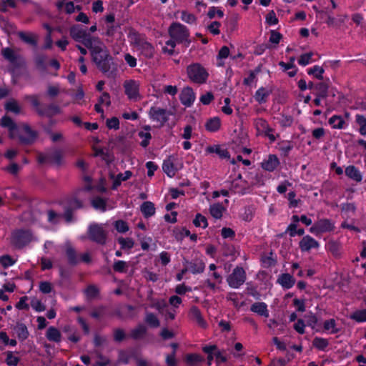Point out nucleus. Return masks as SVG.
I'll use <instances>...</instances> for the list:
<instances>
[{"mask_svg":"<svg viewBox=\"0 0 366 366\" xmlns=\"http://www.w3.org/2000/svg\"><path fill=\"white\" fill-rule=\"evenodd\" d=\"M94 157H100L103 161L106 162L107 164H111L112 162V158L110 153L108 151H106L104 148H97L94 147Z\"/></svg>","mask_w":366,"mask_h":366,"instance_id":"33","label":"nucleus"},{"mask_svg":"<svg viewBox=\"0 0 366 366\" xmlns=\"http://www.w3.org/2000/svg\"><path fill=\"white\" fill-rule=\"evenodd\" d=\"M329 85L326 82H319L315 84V97L326 99L328 96Z\"/></svg>","mask_w":366,"mask_h":366,"instance_id":"38","label":"nucleus"},{"mask_svg":"<svg viewBox=\"0 0 366 366\" xmlns=\"http://www.w3.org/2000/svg\"><path fill=\"white\" fill-rule=\"evenodd\" d=\"M18 36L21 41L26 44H29L33 46H36L37 45V40L31 34H28L24 31H19L18 33Z\"/></svg>","mask_w":366,"mask_h":366,"instance_id":"49","label":"nucleus"},{"mask_svg":"<svg viewBox=\"0 0 366 366\" xmlns=\"http://www.w3.org/2000/svg\"><path fill=\"white\" fill-rule=\"evenodd\" d=\"M326 249L335 257L340 255V245L337 241L330 240L326 244Z\"/></svg>","mask_w":366,"mask_h":366,"instance_id":"46","label":"nucleus"},{"mask_svg":"<svg viewBox=\"0 0 366 366\" xmlns=\"http://www.w3.org/2000/svg\"><path fill=\"white\" fill-rule=\"evenodd\" d=\"M335 222L327 218H322L315 222L310 228V232L315 235L334 231Z\"/></svg>","mask_w":366,"mask_h":366,"instance_id":"11","label":"nucleus"},{"mask_svg":"<svg viewBox=\"0 0 366 366\" xmlns=\"http://www.w3.org/2000/svg\"><path fill=\"white\" fill-rule=\"evenodd\" d=\"M144 321L149 327L153 328H157L160 325L159 319L156 315L152 312H148L146 314Z\"/></svg>","mask_w":366,"mask_h":366,"instance_id":"47","label":"nucleus"},{"mask_svg":"<svg viewBox=\"0 0 366 366\" xmlns=\"http://www.w3.org/2000/svg\"><path fill=\"white\" fill-rule=\"evenodd\" d=\"M16 262L10 255L4 254L0 257V264L2 265L4 268H8L14 265Z\"/></svg>","mask_w":366,"mask_h":366,"instance_id":"63","label":"nucleus"},{"mask_svg":"<svg viewBox=\"0 0 366 366\" xmlns=\"http://www.w3.org/2000/svg\"><path fill=\"white\" fill-rule=\"evenodd\" d=\"M224 207L220 203L214 204L210 206L209 212L212 217L219 219L222 217Z\"/></svg>","mask_w":366,"mask_h":366,"instance_id":"43","label":"nucleus"},{"mask_svg":"<svg viewBox=\"0 0 366 366\" xmlns=\"http://www.w3.org/2000/svg\"><path fill=\"white\" fill-rule=\"evenodd\" d=\"M184 264L187 267L188 271L193 274H201L205 269L204 262L199 258L193 259L191 261L186 260Z\"/></svg>","mask_w":366,"mask_h":366,"instance_id":"16","label":"nucleus"},{"mask_svg":"<svg viewBox=\"0 0 366 366\" xmlns=\"http://www.w3.org/2000/svg\"><path fill=\"white\" fill-rule=\"evenodd\" d=\"M83 202L76 197H72L67 201L66 204L64 207V213H58L54 209H49L46 212L47 222L51 224H57L60 219L64 218L66 223L75 222L74 213L77 209L83 208Z\"/></svg>","mask_w":366,"mask_h":366,"instance_id":"2","label":"nucleus"},{"mask_svg":"<svg viewBox=\"0 0 366 366\" xmlns=\"http://www.w3.org/2000/svg\"><path fill=\"white\" fill-rule=\"evenodd\" d=\"M105 22L107 25L106 35L108 36H113L116 33L118 28L120 27L119 24H115V15L114 13L107 14L105 17Z\"/></svg>","mask_w":366,"mask_h":366,"instance_id":"22","label":"nucleus"},{"mask_svg":"<svg viewBox=\"0 0 366 366\" xmlns=\"http://www.w3.org/2000/svg\"><path fill=\"white\" fill-rule=\"evenodd\" d=\"M1 55L7 60L13 66L11 72L13 73L14 69H19L22 66V57L16 54L11 48L6 47L1 49Z\"/></svg>","mask_w":366,"mask_h":366,"instance_id":"13","label":"nucleus"},{"mask_svg":"<svg viewBox=\"0 0 366 366\" xmlns=\"http://www.w3.org/2000/svg\"><path fill=\"white\" fill-rule=\"evenodd\" d=\"M193 224L197 227H202L205 229L208 227V222L207 218L200 213H197L193 219Z\"/></svg>","mask_w":366,"mask_h":366,"instance_id":"52","label":"nucleus"},{"mask_svg":"<svg viewBox=\"0 0 366 366\" xmlns=\"http://www.w3.org/2000/svg\"><path fill=\"white\" fill-rule=\"evenodd\" d=\"M276 282L280 285L284 290H289L295 285L296 280L289 273H282L278 276Z\"/></svg>","mask_w":366,"mask_h":366,"instance_id":"23","label":"nucleus"},{"mask_svg":"<svg viewBox=\"0 0 366 366\" xmlns=\"http://www.w3.org/2000/svg\"><path fill=\"white\" fill-rule=\"evenodd\" d=\"M49 162L54 163L57 166L62 164V153L59 149H55L53 152L49 154Z\"/></svg>","mask_w":366,"mask_h":366,"instance_id":"53","label":"nucleus"},{"mask_svg":"<svg viewBox=\"0 0 366 366\" xmlns=\"http://www.w3.org/2000/svg\"><path fill=\"white\" fill-rule=\"evenodd\" d=\"M314 347L320 351H325L329 345V342L327 339L320 337H315L312 341Z\"/></svg>","mask_w":366,"mask_h":366,"instance_id":"45","label":"nucleus"},{"mask_svg":"<svg viewBox=\"0 0 366 366\" xmlns=\"http://www.w3.org/2000/svg\"><path fill=\"white\" fill-rule=\"evenodd\" d=\"M1 126L4 128H7L9 130V137L10 139H14L15 135L14 132L18 129V126L15 122L9 116L4 115L1 119Z\"/></svg>","mask_w":366,"mask_h":366,"instance_id":"24","label":"nucleus"},{"mask_svg":"<svg viewBox=\"0 0 366 366\" xmlns=\"http://www.w3.org/2000/svg\"><path fill=\"white\" fill-rule=\"evenodd\" d=\"M221 127V121L219 117H213L208 119L205 124V129L210 132H217Z\"/></svg>","mask_w":366,"mask_h":366,"instance_id":"35","label":"nucleus"},{"mask_svg":"<svg viewBox=\"0 0 366 366\" xmlns=\"http://www.w3.org/2000/svg\"><path fill=\"white\" fill-rule=\"evenodd\" d=\"M147 327L142 324L138 325L135 328L132 330L130 337L134 340H139L143 337L147 333Z\"/></svg>","mask_w":366,"mask_h":366,"instance_id":"39","label":"nucleus"},{"mask_svg":"<svg viewBox=\"0 0 366 366\" xmlns=\"http://www.w3.org/2000/svg\"><path fill=\"white\" fill-rule=\"evenodd\" d=\"M113 269L116 272L126 273L128 269V264L125 261L115 260L113 264Z\"/></svg>","mask_w":366,"mask_h":366,"instance_id":"57","label":"nucleus"},{"mask_svg":"<svg viewBox=\"0 0 366 366\" xmlns=\"http://www.w3.org/2000/svg\"><path fill=\"white\" fill-rule=\"evenodd\" d=\"M356 122L360 125L359 132L362 136H366V117L361 114H357Z\"/></svg>","mask_w":366,"mask_h":366,"instance_id":"59","label":"nucleus"},{"mask_svg":"<svg viewBox=\"0 0 366 366\" xmlns=\"http://www.w3.org/2000/svg\"><path fill=\"white\" fill-rule=\"evenodd\" d=\"M23 130L26 134V136L19 134L18 136L19 142L22 145H31L38 138L39 134L36 130H34L31 127L24 124L22 126Z\"/></svg>","mask_w":366,"mask_h":366,"instance_id":"14","label":"nucleus"},{"mask_svg":"<svg viewBox=\"0 0 366 366\" xmlns=\"http://www.w3.org/2000/svg\"><path fill=\"white\" fill-rule=\"evenodd\" d=\"M71 38L76 42L83 44L89 49L100 39L92 36L87 29L80 24H74L69 29Z\"/></svg>","mask_w":366,"mask_h":366,"instance_id":"3","label":"nucleus"},{"mask_svg":"<svg viewBox=\"0 0 366 366\" xmlns=\"http://www.w3.org/2000/svg\"><path fill=\"white\" fill-rule=\"evenodd\" d=\"M148 115L152 121L159 123V127H162L169 121V117L173 115V112L167 109L152 107Z\"/></svg>","mask_w":366,"mask_h":366,"instance_id":"8","label":"nucleus"},{"mask_svg":"<svg viewBox=\"0 0 366 366\" xmlns=\"http://www.w3.org/2000/svg\"><path fill=\"white\" fill-rule=\"evenodd\" d=\"M293 149V144L290 141L282 142L280 147V151L284 157H287L290 151Z\"/></svg>","mask_w":366,"mask_h":366,"instance_id":"62","label":"nucleus"},{"mask_svg":"<svg viewBox=\"0 0 366 366\" xmlns=\"http://www.w3.org/2000/svg\"><path fill=\"white\" fill-rule=\"evenodd\" d=\"M46 338L49 341L59 342L61 341V333L58 329L54 327H49L46 331Z\"/></svg>","mask_w":366,"mask_h":366,"instance_id":"41","label":"nucleus"},{"mask_svg":"<svg viewBox=\"0 0 366 366\" xmlns=\"http://www.w3.org/2000/svg\"><path fill=\"white\" fill-rule=\"evenodd\" d=\"M313 56L312 52L305 53L300 55L298 59V64L302 66H305L309 64L312 61Z\"/></svg>","mask_w":366,"mask_h":366,"instance_id":"64","label":"nucleus"},{"mask_svg":"<svg viewBox=\"0 0 366 366\" xmlns=\"http://www.w3.org/2000/svg\"><path fill=\"white\" fill-rule=\"evenodd\" d=\"M65 252L68 263L72 266L76 265L79 262V259L74 248L71 245H68L66 248Z\"/></svg>","mask_w":366,"mask_h":366,"instance_id":"34","label":"nucleus"},{"mask_svg":"<svg viewBox=\"0 0 366 366\" xmlns=\"http://www.w3.org/2000/svg\"><path fill=\"white\" fill-rule=\"evenodd\" d=\"M171 158L172 157H169L164 160L162 164L163 172L170 178L174 177L177 171Z\"/></svg>","mask_w":366,"mask_h":366,"instance_id":"29","label":"nucleus"},{"mask_svg":"<svg viewBox=\"0 0 366 366\" xmlns=\"http://www.w3.org/2000/svg\"><path fill=\"white\" fill-rule=\"evenodd\" d=\"M132 39L134 44L141 51L142 54L144 57L152 59L154 56V47L145 38L141 36L139 33H133L132 34Z\"/></svg>","mask_w":366,"mask_h":366,"instance_id":"7","label":"nucleus"},{"mask_svg":"<svg viewBox=\"0 0 366 366\" xmlns=\"http://www.w3.org/2000/svg\"><path fill=\"white\" fill-rule=\"evenodd\" d=\"M61 112V110L57 104H49L44 107H42L41 109L38 111V115L40 117L52 118L54 116L59 114Z\"/></svg>","mask_w":366,"mask_h":366,"instance_id":"21","label":"nucleus"},{"mask_svg":"<svg viewBox=\"0 0 366 366\" xmlns=\"http://www.w3.org/2000/svg\"><path fill=\"white\" fill-rule=\"evenodd\" d=\"M328 123L333 129H342L346 127L345 121L340 115L335 114L332 116L328 121Z\"/></svg>","mask_w":366,"mask_h":366,"instance_id":"30","label":"nucleus"},{"mask_svg":"<svg viewBox=\"0 0 366 366\" xmlns=\"http://www.w3.org/2000/svg\"><path fill=\"white\" fill-rule=\"evenodd\" d=\"M272 256L273 252H270L269 255L262 257V262L264 267L268 268L276 264L277 260Z\"/></svg>","mask_w":366,"mask_h":366,"instance_id":"61","label":"nucleus"},{"mask_svg":"<svg viewBox=\"0 0 366 366\" xmlns=\"http://www.w3.org/2000/svg\"><path fill=\"white\" fill-rule=\"evenodd\" d=\"M323 327L325 330H330L331 334H337L340 330L336 327V321L335 319H330L325 320L323 324Z\"/></svg>","mask_w":366,"mask_h":366,"instance_id":"58","label":"nucleus"},{"mask_svg":"<svg viewBox=\"0 0 366 366\" xmlns=\"http://www.w3.org/2000/svg\"><path fill=\"white\" fill-rule=\"evenodd\" d=\"M46 56L44 54H38L35 56L34 62L36 68L44 72L46 71Z\"/></svg>","mask_w":366,"mask_h":366,"instance_id":"48","label":"nucleus"},{"mask_svg":"<svg viewBox=\"0 0 366 366\" xmlns=\"http://www.w3.org/2000/svg\"><path fill=\"white\" fill-rule=\"evenodd\" d=\"M92 206L96 209H100L102 212L107 210V202L104 199L100 197H94L92 200Z\"/></svg>","mask_w":366,"mask_h":366,"instance_id":"50","label":"nucleus"},{"mask_svg":"<svg viewBox=\"0 0 366 366\" xmlns=\"http://www.w3.org/2000/svg\"><path fill=\"white\" fill-rule=\"evenodd\" d=\"M118 243L121 246L122 249H131L134 247V242L132 238H124L120 237L117 239Z\"/></svg>","mask_w":366,"mask_h":366,"instance_id":"55","label":"nucleus"},{"mask_svg":"<svg viewBox=\"0 0 366 366\" xmlns=\"http://www.w3.org/2000/svg\"><path fill=\"white\" fill-rule=\"evenodd\" d=\"M89 239L100 245H104L107 242V234L104 227L97 223L89 224L87 230Z\"/></svg>","mask_w":366,"mask_h":366,"instance_id":"9","label":"nucleus"},{"mask_svg":"<svg viewBox=\"0 0 366 366\" xmlns=\"http://www.w3.org/2000/svg\"><path fill=\"white\" fill-rule=\"evenodd\" d=\"M24 99L29 102L38 114V111L42 107L39 102V96L38 94H26L24 97Z\"/></svg>","mask_w":366,"mask_h":366,"instance_id":"36","label":"nucleus"},{"mask_svg":"<svg viewBox=\"0 0 366 366\" xmlns=\"http://www.w3.org/2000/svg\"><path fill=\"white\" fill-rule=\"evenodd\" d=\"M179 100L186 107H191L195 100V94L192 88L184 87L179 94Z\"/></svg>","mask_w":366,"mask_h":366,"instance_id":"17","label":"nucleus"},{"mask_svg":"<svg viewBox=\"0 0 366 366\" xmlns=\"http://www.w3.org/2000/svg\"><path fill=\"white\" fill-rule=\"evenodd\" d=\"M114 226L115 229L119 233H125L129 229L127 222L122 219L115 221Z\"/></svg>","mask_w":366,"mask_h":366,"instance_id":"60","label":"nucleus"},{"mask_svg":"<svg viewBox=\"0 0 366 366\" xmlns=\"http://www.w3.org/2000/svg\"><path fill=\"white\" fill-rule=\"evenodd\" d=\"M254 125L255 129L257 131L258 134L264 135L266 137H268L270 142H274L277 139V137H279V134L275 136L274 132V129L269 127L267 120L263 118H257L254 122Z\"/></svg>","mask_w":366,"mask_h":366,"instance_id":"12","label":"nucleus"},{"mask_svg":"<svg viewBox=\"0 0 366 366\" xmlns=\"http://www.w3.org/2000/svg\"><path fill=\"white\" fill-rule=\"evenodd\" d=\"M345 175L349 178L356 181L361 182L362 176L359 169L354 165H350L345 168Z\"/></svg>","mask_w":366,"mask_h":366,"instance_id":"31","label":"nucleus"},{"mask_svg":"<svg viewBox=\"0 0 366 366\" xmlns=\"http://www.w3.org/2000/svg\"><path fill=\"white\" fill-rule=\"evenodd\" d=\"M187 74L189 79L197 84L206 83L209 77L207 70L199 63H192L188 65Z\"/></svg>","mask_w":366,"mask_h":366,"instance_id":"4","label":"nucleus"},{"mask_svg":"<svg viewBox=\"0 0 366 366\" xmlns=\"http://www.w3.org/2000/svg\"><path fill=\"white\" fill-rule=\"evenodd\" d=\"M320 247L319 242L310 235H306L299 242V247L302 252H309L312 249Z\"/></svg>","mask_w":366,"mask_h":366,"instance_id":"18","label":"nucleus"},{"mask_svg":"<svg viewBox=\"0 0 366 366\" xmlns=\"http://www.w3.org/2000/svg\"><path fill=\"white\" fill-rule=\"evenodd\" d=\"M92 60L97 68L108 77H114L118 72V65L107 46L99 39L89 49Z\"/></svg>","mask_w":366,"mask_h":366,"instance_id":"1","label":"nucleus"},{"mask_svg":"<svg viewBox=\"0 0 366 366\" xmlns=\"http://www.w3.org/2000/svg\"><path fill=\"white\" fill-rule=\"evenodd\" d=\"M14 330L19 341L23 342L28 338L29 331L27 327L24 323L17 324Z\"/></svg>","mask_w":366,"mask_h":366,"instance_id":"37","label":"nucleus"},{"mask_svg":"<svg viewBox=\"0 0 366 366\" xmlns=\"http://www.w3.org/2000/svg\"><path fill=\"white\" fill-rule=\"evenodd\" d=\"M33 238L32 232L28 229H17L12 232L11 244L16 249H23L29 244Z\"/></svg>","mask_w":366,"mask_h":366,"instance_id":"5","label":"nucleus"},{"mask_svg":"<svg viewBox=\"0 0 366 366\" xmlns=\"http://www.w3.org/2000/svg\"><path fill=\"white\" fill-rule=\"evenodd\" d=\"M125 94L129 99L137 101L139 97V84L131 79L124 83Z\"/></svg>","mask_w":366,"mask_h":366,"instance_id":"15","label":"nucleus"},{"mask_svg":"<svg viewBox=\"0 0 366 366\" xmlns=\"http://www.w3.org/2000/svg\"><path fill=\"white\" fill-rule=\"evenodd\" d=\"M140 211L144 218L149 219V217L154 215L156 208L153 202L150 201H146L141 204Z\"/></svg>","mask_w":366,"mask_h":366,"instance_id":"27","label":"nucleus"},{"mask_svg":"<svg viewBox=\"0 0 366 366\" xmlns=\"http://www.w3.org/2000/svg\"><path fill=\"white\" fill-rule=\"evenodd\" d=\"M307 73L308 75H312L318 80H322L325 69L319 65H315L312 67L307 69Z\"/></svg>","mask_w":366,"mask_h":366,"instance_id":"44","label":"nucleus"},{"mask_svg":"<svg viewBox=\"0 0 366 366\" xmlns=\"http://www.w3.org/2000/svg\"><path fill=\"white\" fill-rule=\"evenodd\" d=\"M112 332L113 340L116 342H122L127 337L125 331L122 328H114Z\"/></svg>","mask_w":366,"mask_h":366,"instance_id":"56","label":"nucleus"},{"mask_svg":"<svg viewBox=\"0 0 366 366\" xmlns=\"http://www.w3.org/2000/svg\"><path fill=\"white\" fill-rule=\"evenodd\" d=\"M246 278V272L243 267L237 266L227 277V282L231 288L237 289L245 282Z\"/></svg>","mask_w":366,"mask_h":366,"instance_id":"10","label":"nucleus"},{"mask_svg":"<svg viewBox=\"0 0 366 366\" xmlns=\"http://www.w3.org/2000/svg\"><path fill=\"white\" fill-rule=\"evenodd\" d=\"M217 350L216 345H207L202 347V351L207 355V365L210 366L214 360V352Z\"/></svg>","mask_w":366,"mask_h":366,"instance_id":"42","label":"nucleus"},{"mask_svg":"<svg viewBox=\"0 0 366 366\" xmlns=\"http://www.w3.org/2000/svg\"><path fill=\"white\" fill-rule=\"evenodd\" d=\"M189 317L191 320L195 321L200 327L206 328L207 327V323L197 306L193 305L191 307L189 311Z\"/></svg>","mask_w":366,"mask_h":366,"instance_id":"19","label":"nucleus"},{"mask_svg":"<svg viewBox=\"0 0 366 366\" xmlns=\"http://www.w3.org/2000/svg\"><path fill=\"white\" fill-rule=\"evenodd\" d=\"M205 152L209 154L215 153L221 159H229L230 157L228 150L219 144L208 146L206 148Z\"/></svg>","mask_w":366,"mask_h":366,"instance_id":"26","label":"nucleus"},{"mask_svg":"<svg viewBox=\"0 0 366 366\" xmlns=\"http://www.w3.org/2000/svg\"><path fill=\"white\" fill-rule=\"evenodd\" d=\"M4 109L8 112L19 114L21 112V107L16 100L11 99L7 101L4 104Z\"/></svg>","mask_w":366,"mask_h":366,"instance_id":"40","label":"nucleus"},{"mask_svg":"<svg viewBox=\"0 0 366 366\" xmlns=\"http://www.w3.org/2000/svg\"><path fill=\"white\" fill-rule=\"evenodd\" d=\"M169 35L172 39H175L177 44L184 42L190 43L189 40V31L186 26L179 23H172L168 29Z\"/></svg>","mask_w":366,"mask_h":366,"instance_id":"6","label":"nucleus"},{"mask_svg":"<svg viewBox=\"0 0 366 366\" xmlns=\"http://www.w3.org/2000/svg\"><path fill=\"white\" fill-rule=\"evenodd\" d=\"M270 94V91L267 90L265 87L261 86L255 92L254 97L259 104H264L267 102Z\"/></svg>","mask_w":366,"mask_h":366,"instance_id":"32","label":"nucleus"},{"mask_svg":"<svg viewBox=\"0 0 366 366\" xmlns=\"http://www.w3.org/2000/svg\"><path fill=\"white\" fill-rule=\"evenodd\" d=\"M351 320H353L357 322H366V309L359 310L355 311L350 316Z\"/></svg>","mask_w":366,"mask_h":366,"instance_id":"51","label":"nucleus"},{"mask_svg":"<svg viewBox=\"0 0 366 366\" xmlns=\"http://www.w3.org/2000/svg\"><path fill=\"white\" fill-rule=\"evenodd\" d=\"M250 310L252 312L257 313L260 316L265 317H269V310L267 309V305L264 302H258L252 304L250 307Z\"/></svg>","mask_w":366,"mask_h":366,"instance_id":"28","label":"nucleus"},{"mask_svg":"<svg viewBox=\"0 0 366 366\" xmlns=\"http://www.w3.org/2000/svg\"><path fill=\"white\" fill-rule=\"evenodd\" d=\"M280 162L275 154H269L267 159H264L261 163L262 168L267 172H274L280 165Z\"/></svg>","mask_w":366,"mask_h":366,"instance_id":"20","label":"nucleus"},{"mask_svg":"<svg viewBox=\"0 0 366 366\" xmlns=\"http://www.w3.org/2000/svg\"><path fill=\"white\" fill-rule=\"evenodd\" d=\"M84 294L88 299L92 300L99 295V290L94 285H89L84 290Z\"/></svg>","mask_w":366,"mask_h":366,"instance_id":"54","label":"nucleus"},{"mask_svg":"<svg viewBox=\"0 0 366 366\" xmlns=\"http://www.w3.org/2000/svg\"><path fill=\"white\" fill-rule=\"evenodd\" d=\"M142 130L138 132V136L141 139H142V142L139 143L140 146L143 148H147L150 144V140L152 137L150 133V130L152 127L150 125H144L142 127Z\"/></svg>","mask_w":366,"mask_h":366,"instance_id":"25","label":"nucleus"}]
</instances>
